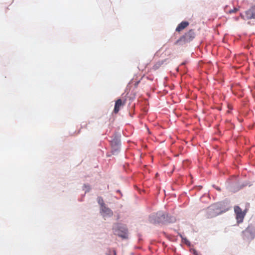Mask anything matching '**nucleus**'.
Segmentation results:
<instances>
[{"instance_id": "nucleus-1", "label": "nucleus", "mask_w": 255, "mask_h": 255, "mask_svg": "<svg viewBox=\"0 0 255 255\" xmlns=\"http://www.w3.org/2000/svg\"><path fill=\"white\" fill-rule=\"evenodd\" d=\"M149 222L153 224H166L174 223L176 222V218L169 213L163 211H159L156 213L151 214L148 217Z\"/></svg>"}, {"instance_id": "nucleus-2", "label": "nucleus", "mask_w": 255, "mask_h": 255, "mask_svg": "<svg viewBox=\"0 0 255 255\" xmlns=\"http://www.w3.org/2000/svg\"><path fill=\"white\" fill-rule=\"evenodd\" d=\"M111 137L112 139L110 141L111 153L114 155H117L121 149V133L119 131H115Z\"/></svg>"}, {"instance_id": "nucleus-3", "label": "nucleus", "mask_w": 255, "mask_h": 255, "mask_svg": "<svg viewBox=\"0 0 255 255\" xmlns=\"http://www.w3.org/2000/svg\"><path fill=\"white\" fill-rule=\"evenodd\" d=\"M113 230L115 235L123 239H128V229L126 225L121 223H115Z\"/></svg>"}, {"instance_id": "nucleus-4", "label": "nucleus", "mask_w": 255, "mask_h": 255, "mask_svg": "<svg viewBox=\"0 0 255 255\" xmlns=\"http://www.w3.org/2000/svg\"><path fill=\"white\" fill-rule=\"evenodd\" d=\"M222 212V209L219 204H214L209 207L206 210V216L207 218L215 217Z\"/></svg>"}, {"instance_id": "nucleus-5", "label": "nucleus", "mask_w": 255, "mask_h": 255, "mask_svg": "<svg viewBox=\"0 0 255 255\" xmlns=\"http://www.w3.org/2000/svg\"><path fill=\"white\" fill-rule=\"evenodd\" d=\"M255 237V229L249 227L242 232L243 239L247 241H251Z\"/></svg>"}, {"instance_id": "nucleus-6", "label": "nucleus", "mask_w": 255, "mask_h": 255, "mask_svg": "<svg viewBox=\"0 0 255 255\" xmlns=\"http://www.w3.org/2000/svg\"><path fill=\"white\" fill-rule=\"evenodd\" d=\"M125 103V100L123 101L121 98H119L115 101L114 110L110 118V121L111 123H113L115 120V118L114 117L113 115L118 114L120 110V107L124 105Z\"/></svg>"}, {"instance_id": "nucleus-7", "label": "nucleus", "mask_w": 255, "mask_h": 255, "mask_svg": "<svg viewBox=\"0 0 255 255\" xmlns=\"http://www.w3.org/2000/svg\"><path fill=\"white\" fill-rule=\"evenodd\" d=\"M191 38V29H189L187 32L185 33L183 35L178 39L175 42V45H183L187 42H190Z\"/></svg>"}, {"instance_id": "nucleus-8", "label": "nucleus", "mask_w": 255, "mask_h": 255, "mask_svg": "<svg viewBox=\"0 0 255 255\" xmlns=\"http://www.w3.org/2000/svg\"><path fill=\"white\" fill-rule=\"evenodd\" d=\"M189 63L190 59H186L184 61L180 64L179 66L176 68L177 72H180L183 76L185 75L186 76H190V75L188 74V69L186 66L187 64Z\"/></svg>"}, {"instance_id": "nucleus-9", "label": "nucleus", "mask_w": 255, "mask_h": 255, "mask_svg": "<svg viewBox=\"0 0 255 255\" xmlns=\"http://www.w3.org/2000/svg\"><path fill=\"white\" fill-rule=\"evenodd\" d=\"M100 213L104 218H110L113 215V211L107 206L100 209Z\"/></svg>"}, {"instance_id": "nucleus-10", "label": "nucleus", "mask_w": 255, "mask_h": 255, "mask_svg": "<svg viewBox=\"0 0 255 255\" xmlns=\"http://www.w3.org/2000/svg\"><path fill=\"white\" fill-rule=\"evenodd\" d=\"M245 19L249 20L255 19V6H252L245 12V15H243Z\"/></svg>"}, {"instance_id": "nucleus-11", "label": "nucleus", "mask_w": 255, "mask_h": 255, "mask_svg": "<svg viewBox=\"0 0 255 255\" xmlns=\"http://www.w3.org/2000/svg\"><path fill=\"white\" fill-rule=\"evenodd\" d=\"M234 210L236 214L237 220L240 222H242L245 216V214L242 212V209L239 206H235Z\"/></svg>"}, {"instance_id": "nucleus-12", "label": "nucleus", "mask_w": 255, "mask_h": 255, "mask_svg": "<svg viewBox=\"0 0 255 255\" xmlns=\"http://www.w3.org/2000/svg\"><path fill=\"white\" fill-rule=\"evenodd\" d=\"M180 199L181 201L183 202V204L181 205L182 207H185L190 201L189 197L187 196V193L185 192L181 194Z\"/></svg>"}, {"instance_id": "nucleus-13", "label": "nucleus", "mask_w": 255, "mask_h": 255, "mask_svg": "<svg viewBox=\"0 0 255 255\" xmlns=\"http://www.w3.org/2000/svg\"><path fill=\"white\" fill-rule=\"evenodd\" d=\"M189 25V22L188 21H182L181 22L176 28L175 31L179 32L182 30L184 29Z\"/></svg>"}, {"instance_id": "nucleus-14", "label": "nucleus", "mask_w": 255, "mask_h": 255, "mask_svg": "<svg viewBox=\"0 0 255 255\" xmlns=\"http://www.w3.org/2000/svg\"><path fill=\"white\" fill-rule=\"evenodd\" d=\"M168 59H165L158 61L153 66V69L154 70H157L162 65H163Z\"/></svg>"}, {"instance_id": "nucleus-15", "label": "nucleus", "mask_w": 255, "mask_h": 255, "mask_svg": "<svg viewBox=\"0 0 255 255\" xmlns=\"http://www.w3.org/2000/svg\"><path fill=\"white\" fill-rule=\"evenodd\" d=\"M181 241L183 244H184L190 247L189 251L191 253V243L186 238L183 236H181Z\"/></svg>"}, {"instance_id": "nucleus-16", "label": "nucleus", "mask_w": 255, "mask_h": 255, "mask_svg": "<svg viewBox=\"0 0 255 255\" xmlns=\"http://www.w3.org/2000/svg\"><path fill=\"white\" fill-rule=\"evenodd\" d=\"M97 201L98 202V203L100 205V209L106 206L102 197L98 196L97 197Z\"/></svg>"}, {"instance_id": "nucleus-17", "label": "nucleus", "mask_w": 255, "mask_h": 255, "mask_svg": "<svg viewBox=\"0 0 255 255\" xmlns=\"http://www.w3.org/2000/svg\"><path fill=\"white\" fill-rule=\"evenodd\" d=\"M83 190H85V194H86L87 193H88L91 191V187L89 184L85 183L83 186Z\"/></svg>"}, {"instance_id": "nucleus-18", "label": "nucleus", "mask_w": 255, "mask_h": 255, "mask_svg": "<svg viewBox=\"0 0 255 255\" xmlns=\"http://www.w3.org/2000/svg\"><path fill=\"white\" fill-rule=\"evenodd\" d=\"M106 255H117V252L115 249L112 250L110 248L107 249V252L106 253Z\"/></svg>"}, {"instance_id": "nucleus-19", "label": "nucleus", "mask_w": 255, "mask_h": 255, "mask_svg": "<svg viewBox=\"0 0 255 255\" xmlns=\"http://www.w3.org/2000/svg\"><path fill=\"white\" fill-rule=\"evenodd\" d=\"M191 161L188 160V159H187V160H183V166L184 168H188L189 167L190 164H191Z\"/></svg>"}, {"instance_id": "nucleus-20", "label": "nucleus", "mask_w": 255, "mask_h": 255, "mask_svg": "<svg viewBox=\"0 0 255 255\" xmlns=\"http://www.w3.org/2000/svg\"><path fill=\"white\" fill-rule=\"evenodd\" d=\"M116 193H119L120 195V197H117V198L119 199L120 198H121L123 196V194L121 192V191L120 189H117L116 190Z\"/></svg>"}, {"instance_id": "nucleus-21", "label": "nucleus", "mask_w": 255, "mask_h": 255, "mask_svg": "<svg viewBox=\"0 0 255 255\" xmlns=\"http://www.w3.org/2000/svg\"><path fill=\"white\" fill-rule=\"evenodd\" d=\"M137 236H138V243H139L140 241H141L142 240V235L141 234L138 233L137 234Z\"/></svg>"}, {"instance_id": "nucleus-22", "label": "nucleus", "mask_w": 255, "mask_h": 255, "mask_svg": "<svg viewBox=\"0 0 255 255\" xmlns=\"http://www.w3.org/2000/svg\"><path fill=\"white\" fill-rule=\"evenodd\" d=\"M238 10V9L237 8H234V9L230 10L229 11V13H235V12H236Z\"/></svg>"}, {"instance_id": "nucleus-23", "label": "nucleus", "mask_w": 255, "mask_h": 255, "mask_svg": "<svg viewBox=\"0 0 255 255\" xmlns=\"http://www.w3.org/2000/svg\"><path fill=\"white\" fill-rule=\"evenodd\" d=\"M140 80H138V81H137L134 84V87L135 88H136L138 86V85L139 84V83H140Z\"/></svg>"}, {"instance_id": "nucleus-24", "label": "nucleus", "mask_w": 255, "mask_h": 255, "mask_svg": "<svg viewBox=\"0 0 255 255\" xmlns=\"http://www.w3.org/2000/svg\"><path fill=\"white\" fill-rule=\"evenodd\" d=\"M112 155H113L111 153V151L110 152H107L106 154V155L107 157H110Z\"/></svg>"}, {"instance_id": "nucleus-25", "label": "nucleus", "mask_w": 255, "mask_h": 255, "mask_svg": "<svg viewBox=\"0 0 255 255\" xmlns=\"http://www.w3.org/2000/svg\"><path fill=\"white\" fill-rule=\"evenodd\" d=\"M134 248L136 249L141 250L142 247L141 246H135Z\"/></svg>"}, {"instance_id": "nucleus-26", "label": "nucleus", "mask_w": 255, "mask_h": 255, "mask_svg": "<svg viewBox=\"0 0 255 255\" xmlns=\"http://www.w3.org/2000/svg\"><path fill=\"white\" fill-rule=\"evenodd\" d=\"M128 114H129V116L130 117L132 118V117H133L134 113H131V112H129V113H128Z\"/></svg>"}, {"instance_id": "nucleus-27", "label": "nucleus", "mask_w": 255, "mask_h": 255, "mask_svg": "<svg viewBox=\"0 0 255 255\" xmlns=\"http://www.w3.org/2000/svg\"><path fill=\"white\" fill-rule=\"evenodd\" d=\"M193 254L195 255H199L198 254V253H197V252L196 251H193Z\"/></svg>"}, {"instance_id": "nucleus-28", "label": "nucleus", "mask_w": 255, "mask_h": 255, "mask_svg": "<svg viewBox=\"0 0 255 255\" xmlns=\"http://www.w3.org/2000/svg\"><path fill=\"white\" fill-rule=\"evenodd\" d=\"M189 175L190 177V182H191V173L190 172H189Z\"/></svg>"}, {"instance_id": "nucleus-29", "label": "nucleus", "mask_w": 255, "mask_h": 255, "mask_svg": "<svg viewBox=\"0 0 255 255\" xmlns=\"http://www.w3.org/2000/svg\"><path fill=\"white\" fill-rule=\"evenodd\" d=\"M178 235L180 236V237L181 238V236H183L180 233H179Z\"/></svg>"}, {"instance_id": "nucleus-30", "label": "nucleus", "mask_w": 255, "mask_h": 255, "mask_svg": "<svg viewBox=\"0 0 255 255\" xmlns=\"http://www.w3.org/2000/svg\"><path fill=\"white\" fill-rule=\"evenodd\" d=\"M82 201H83V200L82 199H79V201H80V202H82Z\"/></svg>"}, {"instance_id": "nucleus-31", "label": "nucleus", "mask_w": 255, "mask_h": 255, "mask_svg": "<svg viewBox=\"0 0 255 255\" xmlns=\"http://www.w3.org/2000/svg\"><path fill=\"white\" fill-rule=\"evenodd\" d=\"M134 255V253H133V252H132V253H130V255Z\"/></svg>"}, {"instance_id": "nucleus-32", "label": "nucleus", "mask_w": 255, "mask_h": 255, "mask_svg": "<svg viewBox=\"0 0 255 255\" xmlns=\"http://www.w3.org/2000/svg\"><path fill=\"white\" fill-rule=\"evenodd\" d=\"M217 190H219V191H220V189L219 188H216Z\"/></svg>"}, {"instance_id": "nucleus-33", "label": "nucleus", "mask_w": 255, "mask_h": 255, "mask_svg": "<svg viewBox=\"0 0 255 255\" xmlns=\"http://www.w3.org/2000/svg\"><path fill=\"white\" fill-rule=\"evenodd\" d=\"M85 196V193H84L83 195H82V197H84Z\"/></svg>"}, {"instance_id": "nucleus-34", "label": "nucleus", "mask_w": 255, "mask_h": 255, "mask_svg": "<svg viewBox=\"0 0 255 255\" xmlns=\"http://www.w3.org/2000/svg\"><path fill=\"white\" fill-rule=\"evenodd\" d=\"M185 142L186 144H188V142L187 141H185Z\"/></svg>"}, {"instance_id": "nucleus-35", "label": "nucleus", "mask_w": 255, "mask_h": 255, "mask_svg": "<svg viewBox=\"0 0 255 255\" xmlns=\"http://www.w3.org/2000/svg\"><path fill=\"white\" fill-rule=\"evenodd\" d=\"M119 219V217L118 216L117 219L118 220Z\"/></svg>"}]
</instances>
